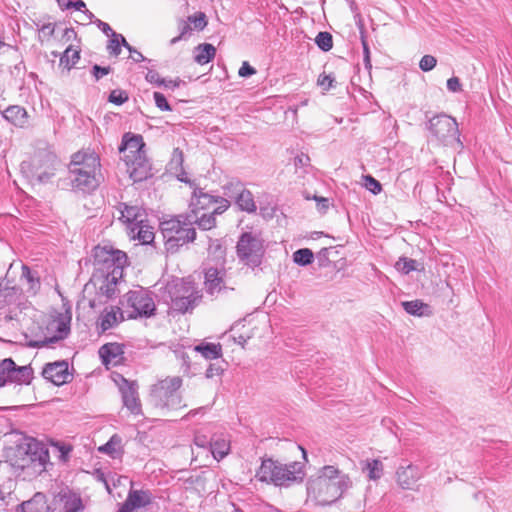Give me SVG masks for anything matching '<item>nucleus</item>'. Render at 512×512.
Instances as JSON below:
<instances>
[{
	"mask_svg": "<svg viewBox=\"0 0 512 512\" xmlns=\"http://www.w3.org/2000/svg\"><path fill=\"white\" fill-rule=\"evenodd\" d=\"M257 480L278 487H289L301 483L305 477L304 465L293 461L282 463L273 458H262L261 465L256 471Z\"/></svg>",
	"mask_w": 512,
	"mask_h": 512,
	"instance_id": "nucleus-1",
	"label": "nucleus"
},
{
	"mask_svg": "<svg viewBox=\"0 0 512 512\" xmlns=\"http://www.w3.org/2000/svg\"><path fill=\"white\" fill-rule=\"evenodd\" d=\"M161 233L167 252L174 254L179 249L195 241L197 232L192 227L187 213L179 214L160 223Z\"/></svg>",
	"mask_w": 512,
	"mask_h": 512,
	"instance_id": "nucleus-2",
	"label": "nucleus"
},
{
	"mask_svg": "<svg viewBox=\"0 0 512 512\" xmlns=\"http://www.w3.org/2000/svg\"><path fill=\"white\" fill-rule=\"evenodd\" d=\"M426 129L439 144L458 152L463 150L464 145L460 139V131L455 118L445 113H439L426 122Z\"/></svg>",
	"mask_w": 512,
	"mask_h": 512,
	"instance_id": "nucleus-3",
	"label": "nucleus"
},
{
	"mask_svg": "<svg viewBox=\"0 0 512 512\" xmlns=\"http://www.w3.org/2000/svg\"><path fill=\"white\" fill-rule=\"evenodd\" d=\"M350 486L348 476H340L338 480L312 477L307 482V493L317 504L328 506L335 503Z\"/></svg>",
	"mask_w": 512,
	"mask_h": 512,
	"instance_id": "nucleus-4",
	"label": "nucleus"
},
{
	"mask_svg": "<svg viewBox=\"0 0 512 512\" xmlns=\"http://www.w3.org/2000/svg\"><path fill=\"white\" fill-rule=\"evenodd\" d=\"M179 376L167 377L151 387L150 402L161 410H177L184 407L178 390L182 386Z\"/></svg>",
	"mask_w": 512,
	"mask_h": 512,
	"instance_id": "nucleus-5",
	"label": "nucleus"
},
{
	"mask_svg": "<svg viewBox=\"0 0 512 512\" xmlns=\"http://www.w3.org/2000/svg\"><path fill=\"white\" fill-rule=\"evenodd\" d=\"M120 303L129 319L149 318L156 312L152 293L143 287L127 292Z\"/></svg>",
	"mask_w": 512,
	"mask_h": 512,
	"instance_id": "nucleus-6",
	"label": "nucleus"
},
{
	"mask_svg": "<svg viewBox=\"0 0 512 512\" xmlns=\"http://www.w3.org/2000/svg\"><path fill=\"white\" fill-rule=\"evenodd\" d=\"M264 253V240L259 233L251 231L241 233L236 244V254L241 262L252 268L259 267Z\"/></svg>",
	"mask_w": 512,
	"mask_h": 512,
	"instance_id": "nucleus-7",
	"label": "nucleus"
},
{
	"mask_svg": "<svg viewBox=\"0 0 512 512\" xmlns=\"http://www.w3.org/2000/svg\"><path fill=\"white\" fill-rule=\"evenodd\" d=\"M94 260L100 270H106L107 273L122 277L127 255L120 250L98 246L94 250Z\"/></svg>",
	"mask_w": 512,
	"mask_h": 512,
	"instance_id": "nucleus-8",
	"label": "nucleus"
},
{
	"mask_svg": "<svg viewBox=\"0 0 512 512\" xmlns=\"http://www.w3.org/2000/svg\"><path fill=\"white\" fill-rule=\"evenodd\" d=\"M115 382L121 393L123 405L134 415L141 414V403L138 396V384L136 381L126 379L118 374Z\"/></svg>",
	"mask_w": 512,
	"mask_h": 512,
	"instance_id": "nucleus-9",
	"label": "nucleus"
},
{
	"mask_svg": "<svg viewBox=\"0 0 512 512\" xmlns=\"http://www.w3.org/2000/svg\"><path fill=\"white\" fill-rule=\"evenodd\" d=\"M125 163L130 178L134 182H142L153 176L152 164L146 153L138 154V156H126Z\"/></svg>",
	"mask_w": 512,
	"mask_h": 512,
	"instance_id": "nucleus-10",
	"label": "nucleus"
},
{
	"mask_svg": "<svg viewBox=\"0 0 512 512\" xmlns=\"http://www.w3.org/2000/svg\"><path fill=\"white\" fill-rule=\"evenodd\" d=\"M72 319L71 308L68 307L64 314L59 315V319L56 324L57 335H53L51 337H45L42 340H31L28 343V346L31 348H43L47 347L51 344L57 343L60 340H63L68 333L70 332V322Z\"/></svg>",
	"mask_w": 512,
	"mask_h": 512,
	"instance_id": "nucleus-11",
	"label": "nucleus"
},
{
	"mask_svg": "<svg viewBox=\"0 0 512 512\" xmlns=\"http://www.w3.org/2000/svg\"><path fill=\"white\" fill-rule=\"evenodd\" d=\"M68 180L73 190L83 193L94 191L99 186L96 172L69 168Z\"/></svg>",
	"mask_w": 512,
	"mask_h": 512,
	"instance_id": "nucleus-12",
	"label": "nucleus"
},
{
	"mask_svg": "<svg viewBox=\"0 0 512 512\" xmlns=\"http://www.w3.org/2000/svg\"><path fill=\"white\" fill-rule=\"evenodd\" d=\"M221 205H218L212 212L203 213H187L192 227L197 225L200 230L208 231L216 227V216L222 214L230 207L229 200H220Z\"/></svg>",
	"mask_w": 512,
	"mask_h": 512,
	"instance_id": "nucleus-13",
	"label": "nucleus"
},
{
	"mask_svg": "<svg viewBox=\"0 0 512 512\" xmlns=\"http://www.w3.org/2000/svg\"><path fill=\"white\" fill-rule=\"evenodd\" d=\"M42 376L54 385L61 386L68 382V363L65 360L47 363L42 371Z\"/></svg>",
	"mask_w": 512,
	"mask_h": 512,
	"instance_id": "nucleus-14",
	"label": "nucleus"
},
{
	"mask_svg": "<svg viewBox=\"0 0 512 512\" xmlns=\"http://www.w3.org/2000/svg\"><path fill=\"white\" fill-rule=\"evenodd\" d=\"M220 200H227L224 197L213 196L207 192H204L202 188L195 187L190 201V212L199 213L201 210L210 208L213 204L221 205Z\"/></svg>",
	"mask_w": 512,
	"mask_h": 512,
	"instance_id": "nucleus-15",
	"label": "nucleus"
},
{
	"mask_svg": "<svg viewBox=\"0 0 512 512\" xmlns=\"http://www.w3.org/2000/svg\"><path fill=\"white\" fill-rule=\"evenodd\" d=\"M70 169L97 172L100 168V158L95 152H77L72 155Z\"/></svg>",
	"mask_w": 512,
	"mask_h": 512,
	"instance_id": "nucleus-16",
	"label": "nucleus"
},
{
	"mask_svg": "<svg viewBox=\"0 0 512 512\" xmlns=\"http://www.w3.org/2000/svg\"><path fill=\"white\" fill-rule=\"evenodd\" d=\"M124 344L117 342H110L102 345L99 348V356L102 364L108 366L112 364L114 366L122 364L124 361Z\"/></svg>",
	"mask_w": 512,
	"mask_h": 512,
	"instance_id": "nucleus-17",
	"label": "nucleus"
},
{
	"mask_svg": "<svg viewBox=\"0 0 512 512\" xmlns=\"http://www.w3.org/2000/svg\"><path fill=\"white\" fill-rule=\"evenodd\" d=\"M422 477L420 469L417 465L408 463L400 465L396 471V480L398 485L404 489L409 490L413 485Z\"/></svg>",
	"mask_w": 512,
	"mask_h": 512,
	"instance_id": "nucleus-18",
	"label": "nucleus"
},
{
	"mask_svg": "<svg viewBox=\"0 0 512 512\" xmlns=\"http://www.w3.org/2000/svg\"><path fill=\"white\" fill-rule=\"evenodd\" d=\"M119 152L124 154V160L129 155L138 156V154L146 153L143 137L140 134L125 133L119 146Z\"/></svg>",
	"mask_w": 512,
	"mask_h": 512,
	"instance_id": "nucleus-19",
	"label": "nucleus"
},
{
	"mask_svg": "<svg viewBox=\"0 0 512 512\" xmlns=\"http://www.w3.org/2000/svg\"><path fill=\"white\" fill-rule=\"evenodd\" d=\"M32 463H38L45 467L49 461L48 448L36 439H29L24 447H21Z\"/></svg>",
	"mask_w": 512,
	"mask_h": 512,
	"instance_id": "nucleus-20",
	"label": "nucleus"
},
{
	"mask_svg": "<svg viewBox=\"0 0 512 512\" xmlns=\"http://www.w3.org/2000/svg\"><path fill=\"white\" fill-rule=\"evenodd\" d=\"M151 503V495L143 490H131L118 512H132Z\"/></svg>",
	"mask_w": 512,
	"mask_h": 512,
	"instance_id": "nucleus-21",
	"label": "nucleus"
},
{
	"mask_svg": "<svg viewBox=\"0 0 512 512\" xmlns=\"http://www.w3.org/2000/svg\"><path fill=\"white\" fill-rule=\"evenodd\" d=\"M115 208L119 212L118 219L130 229L131 227H137L143 222L142 213L138 206H130L124 202H120Z\"/></svg>",
	"mask_w": 512,
	"mask_h": 512,
	"instance_id": "nucleus-22",
	"label": "nucleus"
},
{
	"mask_svg": "<svg viewBox=\"0 0 512 512\" xmlns=\"http://www.w3.org/2000/svg\"><path fill=\"white\" fill-rule=\"evenodd\" d=\"M166 292L169 301L180 297H186L187 295L195 297V295L200 294V292L196 289L194 283L190 281H185L183 279L177 280L172 284H168L166 286Z\"/></svg>",
	"mask_w": 512,
	"mask_h": 512,
	"instance_id": "nucleus-23",
	"label": "nucleus"
},
{
	"mask_svg": "<svg viewBox=\"0 0 512 512\" xmlns=\"http://www.w3.org/2000/svg\"><path fill=\"white\" fill-rule=\"evenodd\" d=\"M124 310H122L118 306H111L110 308H105L100 317H99V325L103 332L115 327L120 322L124 320Z\"/></svg>",
	"mask_w": 512,
	"mask_h": 512,
	"instance_id": "nucleus-24",
	"label": "nucleus"
},
{
	"mask_svg": "<svg viewBox=\"0 0 512 512\" xmlns=\"http://www.w3.org/2000/svg\"><path fill=\"white\" fill-rule=\"evenodd\" d=\"M2 116L5 118V120L16 127L23 128L28 124V112L24 107L20 105H11L7 107L2 112Z\"/></svg>",
	"mask_w": 512,
	"mask_h": 512,
	"instance_id": "nucleus-25",
	"label": "nucleus"
},
{
	"mask_svg": "<svg viewBox=\"0 0 512 512\" xmlns=\"http://www.w3.org/2000/svg\"><path fill=\"white\" fill-rule=\"evenodd\" d=\"M49 510L47 497L41 492L35 493L30 500L23 502L17 508V512H48Z\"/></svg>",
	"mask_w": 512,
	"mask_h": 512,
	"instance_id": "nucleus-26",
	"label": "nucleus"
},
{
	"mask_svg": "<svg viewBox=\"0 0 512 512\" xmlns=\"http://www.w3.org/2000/svg\"><path fill=\"white\" fill-rule=\"evenodd\" d=\"M21 280H25L28 284V287L26 289V292L31 295L35 296L39 293L41 289V280L39 273L35 270H32L28 265L23 264L21 267Z\"/></svg>",
	"mask_w": 512,
	"mask_h": 512,
	"instance_id": "nucleus-27",
	"label": "nucleus"
},
{
	"mask_svg": "<svg viewBox=\"0 0 512 512\" xmlns=\"http://www.w3.org/2000/svg\"><path fill=\"white\" fill-rule=\"evenodd\" d=\"M223 274L224 271L215 267H210L205 272V285L207 292L210 294H214L215 292H220L223 283Z\"/></svg>",
	"mask_w": 512,
	"mask_h": 512,
	"instance_id": "nucleus-28",
	"label": "nucleus"
},
{
	"mask_svg": "<svg viewBox=\"0 0 512 512\" xmlns=\"http://www.w3.org/2000/svg\"><path fill=\"white\" fill-rule=\"evenodd\" d=\"M22 289L18 286H10L8 282H0V308L15 303L21 295Z\"/></svg>",
	"mask_w": 512,
	"mask_h": 512,
	"instance_id": "nucleus-29",
	"label": "nucleus"
},
{
	"mask_svg": "<svg viewBox=\"0 0 512 512\" xmlns=\"http://www.w3.org/2000/svg\"><path fill=\"white\" fill-rule=\"evenodd\" d=\"M202 295L198 294L194 296L187 295L186 297H180L177 299H173L169 301L171 309L174 311L185 314L191 310H193L198 302L200 301Z\"/></svg>",
	"mask_w": 512,
	"mask_h": 512,
	"instance_id": "nucleus-30",
	"label": "nucleus"
},
{
	"mask_svg": "<svg viewBox=\"0 0 512 512\" xmlns=\"http://www.w3.org/2000/svg\"><path fill=\"white\" fill-rule=\"evenodd\" d=\"M401 305L406 313L413 316L425 317L432 315L431 306L422 300L403 301Z\"/></svg>",
	"mask_w": 512,
	"mask_h": 512,
	"instance_id": "nucleus-31",
	"label": "nucleus"
},
{
	"mask_svg": "<svg viewBox=\"0 0 512 512\" xmlns=\"http://www.w3.org/2000/svg\"><path fill=\"white\" fill-rule=\"evenodd\" d=\"M194 351L200 353L207 360H217L223 355L220 343L201 342L194 347Z\"/></svg>",
	"mask_w": 512,
	"mask_h": 512,
	"instance_id": "nucleus-32",
	"label": "nucleus"
},
{
	"mask_svg": "<svg viewBox=\"0 0 512 512\" xmlns=\"http://www.w3.org/2000/svg\"><path fill=\"white\" fill-rule=\"evenodd\" d=\"M216 48L209 43L197 45L193 50L194 61L200 65L209 63L215 58Z\"/></svg>",
	"mask_w": 512,
	"mask_h": 512,
	"instance_id": "nucleus-33",
	"label": "nucleus"
},
{
	"mask_svg": "<svg viewBox=\"0 0 512 512\" xmlns=\"http://www.w3.org/2000/svg\"><path fill=\"white\" fill-rule=\"evenodd\" d=\"M234 202L241 211H245L247 213L256 212L257 206L254 201L253 194L246 188L241 190V193L238 194V197H236Z\"/></svg>",
	"mask_w": 512,
	"mask_h": 512,
	"instance_id": "nucleus-34",
	"label": "nucleus"
},
{
	"mask_svg": "<svg viewBox=\"0 0 512 512\" xmlns=\"http://www.w3.org/2000/svg\"><path fill=\"white\" fill-rule=\"evenodd\" d=\"M33 379V369L30 365L27 366H15L11 371V382H17L20 384L29 385Z\"/></svg>",
	"mask_w": 512,
	"mask_h": 512,
	"instance_id": "nucleus-35",
	"label": "nucleus"
},
{
	"mask_svg": "<svg viewBox=\"0 0 512 512\" xmlns=\"http://www.w3.org/2000/svg\"><path fill=\"white\" fill-rule=\"evenodd\" d=\"M383 463L379 459L366 460L362 466L363 472L367 473L369 480H378L383 475Z\"/></svg>",
	"mask_w": 512,
	"mask_h": 512,
	"instance_id": "nucleus-36",
	"label": "nucleus"
},
{
	"mask_svg": "<svg viewBox=\"0 0 512 512\" xmlns=\"http://www.w3.org/2000/svg\"><path fill=\"white\" fill-rule=\"evenodd\" d=\"M206 25V15L203 12H198L188 17L187 22L183 24L180 32H191L193 29L203 30Z\"/></svg>",
	"mask_w": 512,
	"mask_h": 512,
	"instance_id": "nucleus-37",
	"label": "nucleus"
},
{
	"mask_svg": "<svg viewBox=\"0 0 512 512\" xmlns=\"http://www.w3.org/2000/svg\"><path fill=\"white\" fill-rule=\"evenodd\" d=\"M122 277H117L114 274L106 273L104 283L99 287V293L107 298H113L117 292V282Z\"/></svg>",
	"mask_w": 512,
	"mask_h": 512,
	"instance_id": "nucleus-38",
	"label": "nucleus"
},
{
	"mask_svg": "<svg viewBox=\"0 0 512 512\" xmlns=\"http://www.w3.org/2000/svg\"><path fill=\"white\" fill-rule=\"evenodd\" d=\"M209 447L213 457L218 461L227 456L230 450L229 442L224 439L211 440Z\"/></svg>",
	"mask_w": 512,
	"mask_h": 512,
	"instance_id": "nucleus-39",
	"label": "nucleus"
},
{
	"mask_svg": "<svg viewBox=\"0 0 512 512\" xmlns=\"http://www.w3.org/2000/svg\"><path fill=\"white\" fill-rule=\"evenodd\" d=\"M395 268L405 275L409 274L412 271L424 270L422 264L418 263L414 259L407 257H400L399 260L395 263Z\"/></svg>",
	"mask_w": 512,
	"mask_h": 512,
	"instance_id": "nucleus-40",
	"label": "nucleus"
},
{
	"mask_svg": "<svg viewBox=\"0 0 512 512\" xmlns=\"http://www.w3.org/2000/svg\"><path fill=\"white\" fill-rule=\"evenodd\" d=\"M121 443V437L118 434H114L109 441L100 446L98 450L102 453L115 457L116 454L122 453Z\"/></svg>",
	"mask_w": 512,
	"mask_h": 512,
	"instance_id": "nucleus-41",
	"label": "nucleus"
},
{
	"mask_svg": "<svg viewBox=\"0 0 512 512\" xmlns=\"http://www.w3.org/2000/svg\"><path fill=\"white\" fill-rule=\"evenodd\" d=\"M109 36V34H107ZM112 38L109 41L107 49L111 55L118 56L121 52V43L132 52V47L128 44L123 34H110Z\"/></svg>",
	"mask_w": 512,
	"mask_h": 512,
	"instance_id": "nucleus-42",
	"label": "nucleus"
},
{
	"mask_svg": "<svg viewBox=\"0 0 512 512\" xmlns=\"http://www.w3.org/2000/svg\"><path fill=\"white\" fill-rule=\"evenodd\" d=\"M80 59V50L69 46L60 57V64L71 69Z\"/></svg>",
	"mask_w": 512,
	"mask_h": 512,
	"instance_id": "nucleus-43",
	"label": "nucleus"
},
{
	"mask_svg": "<svg viewBox=\"0 0 512 512\" xmlns=\"http://www.w3.org/2000/svg\"><path fill=\"white\" fill-rule=\"evenodd\" d=\"M64 512H79L84 509L82 499L79 495L71 493L64 497Z\"/></svg>",
	"mask_w": 512,
	"mask_h": 512,
	"instance_id": "nucleus-44",
	"label": "nucleus"
},
{
	"mask_svg": "<svg viewBox=\"0 0 512 512\" xmlns=\"http://www.w3.org/2000/svg\"><path fill=\"white\" fill-rule=\"evenodd\" d=\"M314 260V253L309 248H300L293 253V261L299 266L310 265Z\"/></svg>",
	"mask_w": 512,
	"mask_h": 512,
	"instance_id": "nucleus-45",
	"label": "nucleus"
},
{
	"mask_svg": "<svg viewBox=\"0 0 512 512\" xmlns=\"http://www.w3.org/2000/svg\"><path fill=\"white\" fill-rule=\"evenodd\" d=\"M15 362L12 358H5L0 361V387L4 386L8 381L11 382V371Z\"/></svg>",
	"mask_w": 512,
	"mask_h": 512,
	"instance_id": "nucleus-46",
	"label": "nucleus"
},
{
	"mask_svg": "<svg viewBox=\"0 0 512 512\" xmlns=\"http://www.w3.org/2000/svg\"><path fill=\"white\" fill-rule=\"evenodd\" d=\"M244 184L239 180H232L226 183L223 186V194L224 196L236 200V197H238V194L241 193V190H243Z\"/></svg>",
	"mask_w": 512,
	"mask_h": 512,
	"instance_id": "nucleus-47",
	"label": "nucleus"
},
{
	"mask_svg": "<svg viewBox=\"0 0 512 512\" xmlns=\"http://www.w3.org/2000/svg\"><path fill=\"white\" fill-rule=\"evenodd\" d=\"M227 362L223 359H217L215 363H211L206 369L205 375L207 378L221 376L226 370Z\"/></svg>",
	"mask_w": 512,
	"mask_h": 512,
	"instance_id": "nucleus-48",
	"label": "nucleus"
},
{
	"mask_svg": "<svg viewBox=\"0 0 512 512\" xmlns=\"http://www.w3.org/2000/svg\"><path fill=\"white\" fill-rule=\"evenodd\" d=\"M340 476L347 475L343 474L336 467L327 465L321 468V470L319 471V475L316 476L315 478H325L326 480H338Z\"/></svg>",
	"mask_w": 512,
	"mask_h": 512,
	"instance_id": "nucleus-49",
	"label": "nucleus"
},
{
	"mask_svg": "<svg viewBox=\"0 0 512 512\" xmlns=\"http://www.w3.org/2000/svg\"><path fill=\"white\" fill-rule=\"evenodd\" d=\"M208 251L209 254L214 256L217 260L224 262L226 249L219 240L210 239Z\"/></svg>",
	"mask_w": 512,
	"mask_h": 512,
	"instance_id": "nucleus-50",
	"label": "nucleus"
},
{
	"mask_svg": "<svg viewBox=\"0 0 512 512\" xmlns=\"http://www.w3.org/2000/svg\"><path fill=\"white\" fill-rule=\"evenodd\" d=\"M317 46L324 52H327L333 47L332 34H317L314 39Z\"/></svg>",
	"mask_w": 512,
	"mask_h": 512,
	"instance_id": "nucleus-51",
	"label": "nucleus"
},
{
	"mask_svg": "<svg viewBox=\"0 0 512 512\" xmlns=\"http://www.w3.org/2000/svg\"><path fill=\"white\" fill-rule=\"evenodd\" d=\"M129 99L128 93L122 89L112 90L109 94L108 101L115 105H122Z\"/></svg>",
	"mask_w": 512,
	"mask_h": 512,
	"instance_id": "nucleus-52",
	"label": "nucleus"
},
{
	"mask_svg": "<svg viewBox=\"0 0 512 512\" xmlns=\"http://www.w3.org/2000/svg\"><path fill=\"white\" fill-rule=\"evenodd\" d=\"M363 179H364V187L367 190H369L371 193H373L374 195H377L381 192L382 185L373 176L365 175V176H363Z\"/></svg>",
	"mask_w": 512,
	"mask_h": 512,
	"instance_id": "nucleus-53",
	"label": "nucleus"
},
{
	"mask_svg": "<svg viewBox=\"0 0 512 512\" xmlns=\"http://www.w3.org/2000/svg\"><path fill=\"white\" fill-rule=\"evenodd\" d=\"M135 230H138L137 232V238L143 243V244H149L153 242L154 240V233L148 229H143L140 224L137 227H131V232H135Z\"/></svg>",
	"mask_w": 512,
	"mask_h": 512,
	"instance_id": "nucleus-54",
	"label": "nucleus"
},
{
	"mask_svg": "<svg viewBox=\"0 0 512 512\" xmlns=\"http://www.w3.org/2000/svg\"><path fill=\"white\" fill-rule=\"evenodd\" d=\"M360 40L363 46V62L367 69L372 67L370 58V49L367 40V34H360Z\"/></svg>",
	"mask_w": 512,
	"mask_h": 512,
	"instance_id": "nucleus-55",
	"label": "nucleus"
},
{
	"mask_svg": "<svg viewBox=\"0 0 512 512\" xmlns=\"http://www.w3.org/2000/svg\"><path fill=\"white\" fill-rule=\"evenodd\" d=\"M46 30L48 32H55L56 30H58L59 32L68 33V32H73V27H71V26L69 27L66 25L63 26L62 24L48 22L46 24H43V26L41 27L42 32H45Z\"/></svg>",
	"mask_w": 512,
	"mask_h": 512,
	"instance_id": "nucleus-56",
	"label": "nucleus"
},
{
	"mask_svg": "<svg viewBox=\"0 0 512 512\" xmlns=\"http://www.w3.org/2000/svg\"><path fill=\"white\" fill-rule=\"evenodd\" d=\"M436 64L437 60L434 56L424 55L419 62V67L422 71L428 72L431 71L436 66Z\"/></svg>",
	"mask_w": 512,
	"mask_h": 512,
	"instance_id": "nucleus-57",
	"label": "nucleus"
},
{
	"mask_svg": "<svg viewBox=\"0 0 512 512\" xmlns=\"http://www.w3.org/2000/svg\"><path fill=\"white\" fill-rule=\"evenodd\" d=\"M153 97L155 100L156 107L159 108L161 111H171L172 110V107L168 103L164 94H162L160 92H154Z\"/></svg>",
	"mask_w": 512,
	"mask_h": 512,
	"instance_id": "nucleus-58",
	"label": "nucleus"
},
{
	"mask_svg": "<svg viewBox=\"0 0 512 512\" xmlns=\"http://www.w3.org/2000/svg\"><path fill=\"white\" fill-rule=\"evenodd\" d=\"M183 162H184V156H183L182 150L179 148H175L173 150L172 159L170 162L171 169L177 170L178 168H182Z\"/></svg>",
	"mask_w": 512,
	"mask_h": 512,
	"instance_id": "nucleus-59",
	"label": "nucleus"
},
{
	"mask_svg": "<svg viewBox=\"0 0 512 512\" xmlns=\"http://www.w3.org/2000/svg\"><path fill=\"white\" fill-rule=\"evenodd\" d=\"M335 77L332 74H320L317 80V84L324 90L328 91L333 87Z\"/></svg>",
	"mask_w": 512,
	"mask_h": 512,
	"instance_id": "nucleus-60",
	"label": "nucleus"
},
{
	"mask_svg": "<svg viewBox=\"0 0 512 512\" xmlns=\"http://www.w3.org/2000/svg\"><path fill=\"white\" fill-rule=\"evenodd\" d=\"M145 79L149 83L156 84L158 86H162L163 84H165V79L161 78L159 73L152 69L148 70V72L146 73Z\"/></svg>",
	"mask_w": 512,
	"mask_h": 512,
	"instance_id": "nucleus-61",
	"label": "nucleus"
},
{
	"mask_svg": "<svg viewBox=\"0 0 512 512\" xmlns=\"http://www.w3.org/2000/svg\"><path fill=\"white\" fill-rule=\"evenodd\" d=\"M331 248H322L317 254V261L320 267H327L330 264L329 253Z\"/></svg>",
	"mask_w": 512,
	"mask_h": 512,
	"instance_id": "nucleus-62",
	"label": "nucleus"
},
{
	"mask_svg": "<svg viewBox=\"0 0 512 512\" xmlns=\"http://www.w3.org/2000/svg\"><path fill=\"white\" fill-rule=\"evenodd\" d=\"M256 73V69L252 67L247 61L242 63L238 71V75L243 78H248Z\"/></svg>",
	"mask_w": 512,
	"mask_h": 512,
	"instance_id": "nucleus-63",
	"label": "nucleus"
},
{
	"mask_svg": "<svg viewBox=\"0 0 512 512\" xmlns=\"http://www.w3.org/2000/svg\"><path fill=\"white\" fill-rule=\"evenodd\" d=\"M447 89L450 92L456 93L462 91V84L458 77H451L447 80Z\"/></svg>",
	"mask_w": 512,
	"mask_h": 512,
	"instance_id": "nucleus-64",
	"label": "nucleus"
}]
</instances>
